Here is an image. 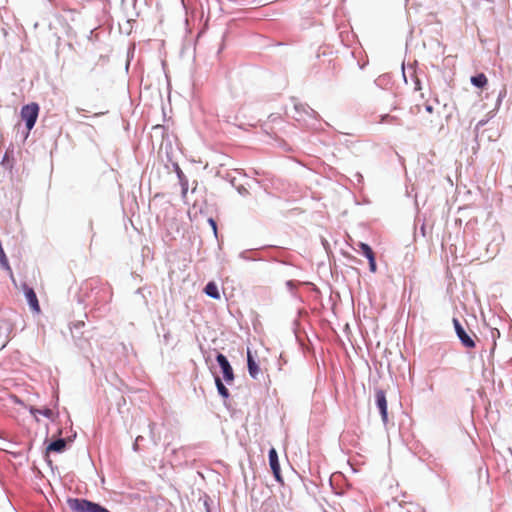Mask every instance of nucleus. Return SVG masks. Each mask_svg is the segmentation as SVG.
<instances>
[{
    "instance_id": "nucleus-1",
    "label": "nucleus",
    "mask_w": 512,
    "mask_h": 512,
    "mask_svg": "<svg viewBox=\"0 0 512 512\" xmlns=\"http://www.w3.org/2000/svg\"><path fill=\"white\" fill-rule=\"evenodd\" d=\"M66 503L71 512H110L105 507L86 499L69 498Z\"/></svg>"
},
{
    "instance_id": "nucleus-2",
    "label": "nucleus",
    "mask_w": 512,
    "mask_h": 512,
    "mask_svg": "<svg viewBox=\"0 0 512 512\" xmlns=\"http://www.w3.org/2000/svg\"><path fill=\"white\" fill-rule=\"evenodd\" d=\"M38 114H39V106L36 103H30V104L24 105L21 108L20 115H21L22 120L25 121L26 127L28 130H31L34 127L36 120L38 118Z\"/></svg>"
},
{
    "instance_id": "nucleus-3",
    "label": "nucleus",
    "mask_w": 512,
    "mask_h": 512,
    "mask_svg": "<svg viewBox=\"0 0 512 512\" xmlns=\"http://www.w3.org/2000/svg\"><path fill=\"white\" fill-rule=\"evenodd\" d=\"M216 360L222 369L224 380L226 383L231 384L234 381V373L229 361L221 353L217 355Z\"/></svg>"
},
{
    "instance_id": "nucleus-4",
    "label": "nucleus",
    "mask_w": 512,
    "mask_h": 512,
    "mask_svg": "<svg viewBox=\"0 0 512 512\" xmlns=\"http://www.w3.org/2000/svg\"><path fill=\"white\" fill-rule=\"evenodd\" d=\"M23 292L25 294L26 300L30 306L32 312L39 314L41 312L40 304L37 298V295L33 288L29 287L27 284L22 285Z\"/></svg>"
},
{
    "instance_id": "nucleus-5",
    "label": "nucleus",
    "mask_w": 512,
    "mask_h": 512,
    "mask_svg": "<svg viewBox=\"0 0 512 512\" xmlns=\"http://www.w3.org/2000/svg\"><path fill=\"white\" fill-rule=\"evenodd\" d=\"M453 324L455 327L456 334H457L458 338L460 339L461 343L467 348H474L475 347L474 340L472 339V337L470 335L467 334L465 329L462 327V325L456 318L453 319Z\"/></svg>"
},
{
    "instance_id": "nucleus-6",
    "label": "nucleus",
    "mask_w": 512,
    "mask_h": 512,
    "mask_svg": "<svg viewBox=\"0 0 512 512\" xmlns=\"http://www.w3.org/2000/svg\"><path fill=\"white\" fill-rule=\"evenodd\" d=\"M376 405L380 411L381 418L384 424L388 422V413H387V399L385 392L381 389L375 391Z\"/></svg>"
},
{
    "instance_id": "nucleus-7",
    "label": "nucleus",
    "mask_w": 512,
    "mask_h": 512,
    "mask_svg": "<svg viewBox=\"0 0 512 512\" xmlns=\"http://www.w3.org/2000/svg\"><path fill=\"white\" fill-rule=\"evenodd\" d=\"M269 465L271 467L275 479L278 482L282 483L283 480L280 473V464L278 460V454L275 448H271L269 451Z\"/></svg>"
},
{
    "instance_id": "nucleus-8",
    "label": "nucleus",
    "mask_w": 512,
    "mask_h": 512,
    "mask_svg": "<svg viewBox=\"0 0 512 512\" xmlns=\"http://www.w3.org/2000/svg\"><path fill=\"white\" fill-rule=\"evenodd\" d=\"M247 365H248V371L252 378L256 379L260 373V369L258 364L253 359V356L251 354V351L248 350L247 352Z\"/></svg>"
},
{
    "instance_id": "nucleus-9",
    "label": "nucleus",
    "mask_w": 512,
    "mask_h": 512,
    "mask_svg": "<svg viewBox=\"0 0 512 512\" xmlns=\"http://www.w3.org/2000/svg\"><path fill=\"white\" fill-rule=\"evenodd\" d=\"M425 111L430 114V116L424 117V121L426 124L433 126L435 123H437V117L434 116V107L430 103H425L424 105Z\"/></svg>"
},
{
    "instance_id": "nucleus-10",
    "label": "nucleus",
    "mask_w": 512,
    "mask_h": 512,
    "mask_svg": "<svg viewBox=\"0 0 512 512\" xmlns=\"http://www.w3.org/2000/svg\"><path fill=\"white\" fill-rule=\"evenodd\" d=\"M66 447V441L64 439H58L56 441L51 442L48 447V452H62Z\"/></svg>"
},
{
    "instance_id": "nucleus-11",
    "label": "nucleus",
    "mask_w": 512,
    "mask_h": 512,
    "mask_svg": "<svg viewBox=\"0 0 512 512\" xmlns=\"http://www.w3.org/2000/svg\"><path fill=\"white\" fill-rule=\"evenodd\" d=\"M470 81L474 86L478 88H483L488 83V79L484 73H479L476 76H472Z\"/></svg>"
},
{
    "instance_id": "nucleus-12",
    "label": "nucleus",
    "mask_w": 512,
    "mask_h": 512,
    "mask_svg": "<svg viewBox=\"0 0 512 512\" xmlns=\"http://www.w3.org/2000/svg\"><path fill=\"white\" fill-rule=\"evenodd\" d=\"M204 292L210 296L211 298L213 299H220V294H219V291H218V287L217 285L214 283V282H209L205 288H204Z\"/></svg>"
},
{
    "instance_id": "nucleus-13",
    "label": "nucleus",
    "mask_w": 512,
    "mask_h": 512,
    "mask_svg": "<svg viewBox=\"0 0 512 512\" xmlns=\"http://www.w3.org/2000/svg\"><path fill=\"white\" fill-rule=\"evenodd\" d=\"M215 384H216V387H217V390H218V393L225 399H227L230 394H229V391L228 389L225 387V385L223 384L222 380L219 378V377H216L215 378Z\"/></svg>"
},
{
    "instance_id": "nucleus-14",
    "label": "nucleus",
    "mask_w": 512,
    "mask_h": 512,
    "mask_svg": "<svg viewBox=\"0 0 512 512\" xmlns=\"http://www.w3.org/2000/svg\"><path fill=\"white\" fill-rule=\"evenodd\" d=\"M30 413L36 418V420L38 421V418H37V414H41L47 418H51L53 416V412L51 409L49 408H45V409H37V408H34V407H31L30 408Z\"/></svg>"
},
{
    "instance_id": "nucleus-15",
    "label": "nucleus",
    "mask_w": 512,
    "mask_h": 512,
    "mask_svg": "<svg viewBox=\"0 0 512 512\" xmlns=\"http://www.w3.org/2000/svg\"><path fill=\"white\" fill-rule=\"evenodd\" d=\"M359 247H360V249H361L362 253L364 254V256H365L367 259H369V258H371V257L375 256V254H374L373 250L371 249V247H370L368 244L363 243V242H360V243H359Z\"/></svg>"
},
{
    "instance_id": "nucleus-16",
    "label": "nucleus",
    "mask_w": 512,
    "mask_h": 512,
    "mask_svg": "<svg viewBox=\"0 0 512 512\" xmlns=\"http://www.w3.org/2000/svg\"><path fill=\"white\" fill-rule=\"evenodd\" d=\"M369 260V268L372 273H375L377 270L375 256L368 259Z\"/></svg>"
},
{
    "instance_id": "nucleus-17",
    "label": "nucleus",
    "mask_w": 512,
    "mask_h": 512,
    "mask_svg": "<svg viewBox=\"0 0 512 512\" xmlns=\"http://www.w3.org/2000/svg\"><path fill=\"white\" fill-rule=\"evenodd\" d=\"M410 111L412 114H421L422 113V107L419 104H416L410 108Z\"/></svg>"
},
{
    "instance_id": "nucleus-18",
    "label": "nucleus",
    "mask_w": 512,
    "mask_h": 512,
    "mask_svg": "<svg viewBox=\"0 0 512 512\" xmlns=\"http://www.w3.org/2000/svg\"><path fill=\"white\" fill-rule=\"evenodd\" d=\"M208 223H209L210 227L212 228L214 235L216 236L217 235V224H216L215 220L213 218H209Z\"/></svg>"
},
{
    "instance_id": "nucleus-19",
    "label": "nucleus",
    "mask_w": 512,
    "mask_h": 512,
    "mask_svg": "<svg viewBox=\"0 0 512 512\" xmlns=\"http://www.w3.org/2000/svg\"><path fill=\"white\" fill-rule=\"evenodd\" d=\"M393 121H396V118H395V117H393V116H390V115H384V116H382V118H381V122H382V123H383V122H390V123H392Z\"/></svg>"
}]
</instances>
